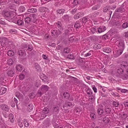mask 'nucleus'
I'll list each match as a JSON object with an SVG mask.
<instances>
[{
    "label": "nucleus",
    "instance_id": "64",
    "mask_svg": "<svg viewBox=\"0 0 128 128\" xmlns=\"http://www.w3.org/2000/svg\"><path fill=\"white\" fill-rule=\"evenodd\" d=\"M36 66H35L36 68L37 69L39 67V66L38 64H36Z\"/></svg>",
    "mask_w": 128,
    "mask_h": 128
},
{
    "label": "nucleus",
    "instance_id": "7",
    "mask_svg": "<svg viewBox=\"0 0 128 128\" xmlns=\"http://www.w3.org/2000/svg\"><path fill=\"white\" fill-rule=\"evenodd\" d=\"M1 108L3 110L7 112H8L9 110V107L6 104H2L0 105Z\"/></svg>",
    "mask_w": 128,
    "mask_h": 128
},
{
    "label": "nucleus",
    "instance_id": "39",
    "mask_svg": "<svg viewBox=\"0 0 128 128\" xmlns=\"http://www.w3.org/2000/svg\"><path fill=\"white\" fill-rule=\"evenodd\" d=\"M104 50L107 53L110 52L111 51V50L109 48H107L105 50L104 49Z\"/></svg>",
    "mask_w": 128,
    "mask_h": 128
},
{
    "label": "nucleus",
    "instance_id": "8",
    "mask_svg": "<svg viewBox=\"0 0 128 128\" xmlns=\"http://www.w3.org/2000/svg\"><path fill=\"white\" fill-rule=\"evenodd\" d=\"M41 79L44 82H48V79L45 75L44 74H41L40 76Z\"/></svg>",
    "mask_w": 128,
    "mask_h": 128
},
{
    "label": "nucleus",
    "instance_id": "11",
    "mask_svg": "<svg viewBox=\"0 0 128 128\" xmlns=\"http://www.w3.org/2000/svg\"><path fill=\"white\" fill-rule=\"evenodd\" d=\"M16 68L17 72H20L23 69V67L21 65L18 64L16 66Z\"/></svg>",
    "mask_w": 128,
    "mask_h": 128
},
{
    "label": "nucleus",
    "instance_id": "43",
    "mask_svg": "<svg viewBox=\"0 0 128 128\" xmlns=\"http://www.w3.org/2000/svg\"><path fill=\"white\" fill-rule=\"evenodd\" d=\"M19 10L20 12H23L24 10V8L23 6H21L19 8Z\"/></svg>",
    "mask_w": 128,
    "mask_h": 128
},
{
    "label": "nucleus",
    "instance_id": "32",
    "mask_svg": "<svg viewBox=\"0 0 128 128\" xmlns=\"http://www.w3.org/2000/svg\"><path fill=\"white\" fill-rule=\"evenodd\" d=\"M5 15L7 17H11L12 16V13L10 12H7L5 13Z\"/></svg>",
    "mask_w": 128,
    "mask_h": 128
},
{
    "label": "nucleus",
    "instance_id": "60",
    "mask_svg": "<svg viewBox=\"0 0 128 128\" xmlns=\"http://www.w3.org/2000/svg\"><path fill=\"white\" fill-rule=\"evenodd\" d=\"M92 88L94 92H95L96 93L97 92V89L95 87H94L93 88Z\"/></svg>",
    "mask_w": 128,
    "mask_h": 128
},
{
    "label": "nucleus",
    "instance_id": "56",
    "mask_svg": "<svg viewBox=\"0 0 128 128\" xmlns=\"http://www.w3.org/2000/svg\"><path fill=\"white\" fill-rule=\"evenodd\" d=\"M85 55V56L87 57L91 55V54L90 52H88V53L86 54Z\"/></svg>",
    "mask_w": 128,
    "mask_h": 128
},
{
    "label": "nucleus",
    "instance_id": "10",
    "mask_svg": "<svg viewBox=\"0 0 128 128\" xmlns=\"http://www.w3.org/2000/svg\"><path fill=\"white\" fill-rule=\"evenodd\" d=\"M48 88V87L47 86L45 85H43L41 87V89L42 91L45 92L47 91Z\"/></svg>",
    "mask_w": 128,
    "mask_h": 128
},
{
    "label": "nucleus",
    "instance_id": "16",
    "mask_svg": "<svg viewBox=\"0 0 128 128\" xmlns=\"http://www.w3.org/2000/svg\"><path fill=\"white\" fill-rule=\"evenodd\" d=\"M110 121V119L108 117H106L104 118L103 120V121L106 124L108 123Z\"/></svg>",
    "mask_w": 128,
    "mask_h": 128
},
{
    "label": "nucleus",
    "instance_id": "55",
    "mask_svg": "<svg viewBox=\"0 0 128 128\" xmlns=\"http://www.w3.org/2000/svg\"><path fill=\"white\" fill-rule=\"evenodd\" d=\"M127 91L125 89H122L121 90V91L122 92L125 93Z\"/></svg>",
    "mask_w": 128,
    "mask_h": 128
},
{
    "label": "nucleus",
    "instance_id": "26",
    "mask_svg": "<svg viewBox=\"0 0 128 128\" xmlns=\"http://www.w3.org/2000/svg\"><path fill=\"white\" fill-rule=\"evenodd\" d=\"M105 111L108 114L110 112L111 109L109 107H106L105 108Z\"/></svg>",
    "mask_w": 128,
    "mask_h": 128
},
{
    "label": "nucleus",
    "instance_id": "6",
    "mask_svg": "<svg viewBox=\"0 0 128 128\" xmlns=\"http://www.w3.org/2000/svg\"><path fill=\"white\" fill-rule=\"evenodd\" d=\"M97 29L98 32L100 33L106 30V28L105 26H102L99 28H97Z\"/></svg>",
    "mask_w": 128,
    "mask_h": 128
},
{
    "label": "nucleus",
    "instance_id": "19",
    "mask_svg": "<svg viewBox=\"0 0 128 128\" xmlns=\"http://www.w3.org/2000/svg\"><path fill=\"white\" fill-rule=\"evenodd\" d=\"M64 11V9H61L57 10L56 12L57 14H63Z\"/></svg>",
    "mask_w": 128,
    "mask_h": 128
},
{
    "label": "nucleus",
    "instance_id": "41",
    "mask_svg": "<svg viewBox=\"0 0 128 128\" xmlns=\"http://www.w3.org/2000/svg\"><path fill=\"white\" fill-rule=\"evenodd\" d=\"M64 52L65 53H68L70 52V49L67 48H66L64 49Z\"/></svg>",
    "mask_w": 128,
    "mask_h": 128
},
{
    "label": "nucleus",
    "instance_id": "18",
    "mask_svg": "<svg viewBox=\"0 0 128 128\" xmlns=\"http://www.w3.org/2000/svg\"><path fill=\"white\" fill-rule=\"evenodd\" d=\"M14 115L12 114H10L9 115V118L11 122H14Z\"/></svg>",
    "mask_w": 128,
    "mask_h": 128
},
{
    "label": "nucleus",
    "instance_id": "54",
    "mask_svg": "<svg viewBox=\"0 0 128 128\" xmlns=\"http://www.w3.org/2000/svg\"><path fill=\"white\" fill-rule=\"evenodd\" d=\"M42 57L44 59L47 60L48 59V57L44 55H42Z\"/></svg>",
    "mask_w": 128,
    "mask_h": 128
},
{
    "label": "nucleus",
    "instance_id": "48",
    "mask_svg": "<svg viewBox=\"0 0 128 128\" xmlns=\"http://www.w3.org/2000/svg\"><path fill=\"white\" fill-rule=\"evenodd\" d=\"M124 104L125 107H128V102L126 101L124 103Z\"/></svg>",
    "mask_w": 128,
    "mask_h": 128
},
{
    "label": "nucleus",
    "instance_id": "5",
    "mask_svg": "<svg viewBox=\"0 0 128 128\" xmlns=\"http://www.w3.org/2000/svg\"><path fill=\"white\" fill-rule=\"evenodd\" d=\"M58 31L57 30H54L52 31L51 33L52 34V35H58L60 33V32L62 30V28L58 24Z\"/></svg>",
    "mask_w": 128,
    "mask_h": 128
},
{
    "label": "nucleus",
    "instance_id": "63",
    "mask_svg": "<svg viewBox=\"0 0 128 128\" xmlns=\"http://www.w3.org/2000/svg\"><path fill=\"white\" fill-rule=\"evenodd\" d=\"M112 94L114 95L115 96H118V95H116V94H115L113 92H112Z\"/></svg>",
    "mask_w": 128,
    "mask_h": 128
},
{
    "label": "nucleus",
    "instance_id": "49",
    "mask_svg": "<svg viewBox=\"0 0 128 128\" xmlns=\"http://www.w3.org/2000/svg\"><path fill=\"white\" fill-rule=\"evenodd\" d=\"M58 110V106H56L54 108V111L55 112H57Z\"/></svg>",
    "mask_w": 128,
    "mask_h": 128
},
{
    "label": "nucleus",
    "instance_id": "37",
    "mask_svg": "<svg viewBox=\"0 0 128 128\" xmlns=\"http://www.w3.org/2000/svg\"><path fill=\"white\" fill-rule=\"evenodd\" d=\"M90 116L92 119H94L96 118V115L93 113H91L90 114Z\"/></svg>",
    "mask_w": 128,
    "mask_h": 128
},
{
    "label": "nucleus",
    "instance_id": "29",
    "mask_svg": "<svg viewBox=\"0 0 128 128\" xmlns=\"http://www.w3.org/2000/svg\"><path fill=\"white\" fill-rule=\"evenodd\" d=\"M67 58L68 59H70V60H74V57L73 55L72 54H69L67 57Z\"/></svg>",
    "mask_w": 128,
    "mask_h": 128
},
{
    "label": "nucleus",
    "instance_id": "20",
    "mask_svg": "<svg viewBox=\"0 0 128 128\" xmlns=\"http://www.w3.org/2000/svg\"><path fill=\"white\" fill-rule=\"evenodd\" d=\"M103 113V110L101 109H99L98 110V114L100 115V116H102V114Z\"/></svg>",
    "mask_w": 128,
    "mask_h": 128
},
{
    "label": "nucleus",
    "instance_id": "40",
    "mask_svg": "<svg viewBox=\"0 0 128 128\" xmlns=\"http://www.w3.org/2000/svg\"><path fill=\"white\" fill-rule=\"evenodd\" d=\"M77 9L76 8H75L72 9L71 11V13L72 14H74L76 12Z\"/></svg>",
    "mask_w": 128,
    "mask_h": 128
},
{
    "label": "nucleus",
    "instance_id": "50",
    "mask_svg": "<svg viewBox=\"0 0 128 128\" xmlns=\"http://www.w3.org/2000/svg\"><path fill=\"white\" fill-rule=\"evenodd\" d=\"M40 85L39 81H38L36 82V83L35 84V86L37 87H38Z\"/></svg>",
    "mask_w": 128,
    "mask_h": 128
},
{
    "label": "nucleus",
    "instance_id": "59",
    "mask_svg": "<svg viewBox=\"0 0 128 128\" xmlns=\"http://www.w3.org/2000/svg\"><path fill=\"white\" fill-rule=\"evenodd\" d=\"M125 36L126 37H128V31L127 32H125Z\"/></svg>",
    "mask_w": 128,
    "mask_h": 128
},
{
    "label": "nucleus",
    "instance_id": "33",
    "mask_svg": "<svg viewBox=\"0 0 128 128\" xmlns=\"http://www.w3.org/2000/svg\"><path fill=\"white\" fill-rule=\"evenodd\" d=\"M8 54L9 56H11L14 54V52L11 50H9L8 52Z\"/></svg>",
    "mask_w": 128,
    "mask_h": 128
},
{
    "label": "nucleus",
    "instance_id": "47",
    "mask_svg": "<svg viewBox=\"0 0 128 128\" xmlns=\"http://www.w3.org/2000/svg\"><path fill=\"white\" fill-rule=\"evenodd\" d=\"M16 32V30L13 29H12L10 31V32L12 34H15Z\"/></svg>",
    "mask_w": 128,
    "mask_h": 128
},
{
    "label": "nucleus",
    "instance_id": "2",
    "mask_svg": "<svg viewBox=\"0 0 128 128\" xmlns=\"http://www.w3.org/2000/svg\"><path fill=\"white\" fill-rule=\"evenodd\" d=\"M117 72H116L114 70L111 72L112 74H116L117 76L122 78L123 80H126L128 79V76L124 74L123 69L122 68H118L117 70Z\"/></svg>",
    "mask_w": 128,
    "mask_h": 128
},
{
    "label": "nucleus",
    "instance_id": "57",
    "mask_svg": "<svg viewBox=\"0 0 128 128\" xmlns=\"http://www.w3.org/2000/svg\"><path fill=\"white\" fill-rule=\"evenodd\" d=\"M108 10V8L107 7H104V10H103V11L104 12H106Z\"/></svg>",
    "mask_w": 128,
    "mask_h": 128
},
{
    "label": "nucleus",
    "instance_id": "44",
    "mask_svg": "<svg viewBox=\"0 0 128 128\" xmlns=\"http://www.w3.org/2000/svg\"><path fill=\"white\" fill-rule=\"evenodd\" d=\"M24 76L23 74H20L19 75V78L20 80H22L24 78Z\"/></svg>",
    "mask_w": 128,
    "mask_h": 128
},
{
    "label": "nucleus",
    "instance_id": "53",
    "mask_svg": "<svg viewBox=\"0 0 128 128\" xmlns=\"http://www.w3.org/2000/svg\"><path fill=\"white\" fill-rule=\"evenodd\" d=\"M63 18L65 20L68 19V16L67 15H66L64 16Z\"/></svg>",
    "mask_w": 128,
    "mask_h": 128
},
{
    "label": "nucleus",
    "instance_id": "31",
    "mask_svg": "<svg viewBox=\"0 0 128 128\" xmlns=\"http://www.w3.org/2000/svg\"><path fill=\"white\" fill-rule=\"evenodd\" d=\"M23 121L25 126L28 127L29 126V124L26 120H24Z\"/></svg>",
    "mask_w": 128,
    "mask_h": 128
},
{
    "label": "nucleus",
    "instance_id": "58",
    "mask_svg": "<svg viewBox=\"0 0 128 128\" xmlns=\"http://www.w3.org/2000/svg\"><path fill=\"white\" fill-rule=\"evenodd\" d=\"M18 124L20 127H22L23 126V124L21 122H19Z\"/></svg>",
    "mask_w": 128,
    "mask_h": 128
},
{
    "label": "nucleus",
    "instance_id": "21",
    "mask_svg": "<svg viewBox=\"0 0 128 128\" xmlns=\"http://www.w3.org/2000/svg\"><path fill=\"white\" fill-rule=\"evenodd\" d=\"M64 97L66 98H68L70 96L69 93L68 92H65L63 94Z\"/></svg>",
    "mask_w": 128,
    "mask_h": 128
},
{
    "label": "nucleus",
    "instance_id": "35",
    "mask_svg": "<svg viewBox=\"0 0 128 128\" xmlns=\"http://www.w3.org/2000/svg\"><path fill=\"white\" fill-rule=\"evenodd\" d=\"M80 14L79 13L76 14L74 16V19H78L79 17Z\"/></svg>",
    "mask_w": 128,
    "mask_h": 128
},
{
    "label": "nucleus",
    "instance_id": "12",
    "mask_svg": "<svg viewBox=\"0 0 128 128\" xmlns=\"http://www.w3.org/2000/svg\"><path fill=\"white\" fill-rule=\"evenodd\" d=\"M6 91V89L4 87H2L0 89V95H1L5 93Z\"/></svg>",
    "mask_w": 128,
    "mask_h": 128
},
{
    "label": "nucleus",
    "instance_id": "42",
    "mask_svg": "<svg viewBox=\"0 0 128 128\" xmlns=\"http://www.w3.org/2000/svg\"><path fill=\"white\" fill-rule=\"evenodd\" d=\"M82 21L83 23H84L87 21V19L86 18H84L82 19Z\"/></svg>",
    "mask_w": 128,
    "mask_h": 128
},
{
    "label": "nucleus",
    "instance_id": "24",
    "mask_svg": "<svg viewBox=\"0 0 128 128\" xmlns=\"http://www.w3.org/2000/svg\"><path fill=\"white\" fill-rule=\"evenodd\" d=\"M13 62V61L11 59H9L8 60L7 64L9 65H12Z\"/></svg>",
    "mask_w": 128,
    "mask_h": 128
},
{
    "label": "nucleus",
    "instance_id": "61",
    "mask_svg": "<svg viewBox=\"0 0 128 128\" xmlns=\"http://www.w3.org/2000/svg\"><path fill=\"white\" fill-rule=\"evenodd\" d=\"M99 6H96L94 8V10H97V9L98 8H99Z\"/></svg>",
    "mask_w": 128,
    "mask_h": 128
},
{
    "label": "nucleus",
    "instance_id": "38",
    "mask_svg": "<svg viewBox=\"0 0 128 128\" xmlns=\"http://www.w3.org/2000/svg\"><path fill=\"white\" fill-rule=\"evenodd\" d=\"M31 19L29 17H27L25 19V22L27 23L29 22L30 21Z\"/></svg>",
    "mask_w": 128,
    "mask_h": 128
},
{
    "label": "nucleus",
    "instance_id": "27",
    "mask_svg": "<svg viewBox=\"0 0 128 128\" xmlns=\"http://www.w3.org/2000/svg\"><path fill=\"white\" fill-rule=\"evenodd\" d=\"M122 28H125L128 27V24L126 22L124 23L122 25Z\"/></svg>",
    "mask_w": 128,
    "mask_h": 128
},
{
    "label": "nucleus",
    "instance_id": "3",
    "mask_svg": "<svg viewBox=\"0 0 128 128\" xmlns=\"http://www.w3.org/2000/svg\"><path fill=\"white\" fill-rule=\"evenodd\" d=\"M49 112V109L46 108H44L43 109L42 112L36 113V115L40 117V119H43L46 116V114H48Z\"/></svg>",
    "mask_w": 128,
    "mask_h": 128
},
{
    "label": "nucleus",
    "instance_id": "22",
    "mask_svg": "<svg viewBox=\"0 0 128 128\" xmlns=\"http://www.w3.org/2000/svg\"><path fill=\"white\" fill-rule=\"evenodd\" d=\"M97 32V28H91V32L92 34H94L96 32Z\"/></svg>",
    "mask_w": 128,
    "mask_h": 128
},
{
    "label": "nucleus",
    "instance_id": "30",
    "mask_svg": "<svg viewBox=\"0 0 128 128\" xmlns=\"http://www.w3.org/2000/svg\"><path fill=\"white\" fill-rule=\"evenodd\" d=\"M80 1V0H74L72 4L76 6L78 4Z\"/></svg>",
    "mask_w": 128,
    "mask_h": 128
},
{
    "label": "nucleus",
    "instance_id": "23",
    "mask_svg": "<svg viewBox=\"0 0 128 128\" xmlns=\"http://www.w3.org/2000/svg\"><path fill=\"white\" fill-rule=\"evenodd\" d=\"M101 45L98 44H96L94 45V48L95 49H98L101 48Z\"/></svg>",
    "mask_w": 128,
    "mask_h": 128
},
{
    "label": "nucleus",
    "instance_id": "45",
    "mask_svg": "<svg viewBox=\"0 0 128 128\" xmlns=\"http://www.w3.org/2000/svg\"><path fill=\"white\" fill-rule=\"evenodd\" d=\"M127 116H128L126 114H124L122 116V118L124 120L126 118Z\"/></svg>",
    "mask_w": 128,
    "mask_h": 128
},
{
    "label": "nucleus",
    "instance_id": "51",
    "mask_svg": "<svg viewBox=\"0 0 128 128\" xmlns=\"http://www.w3.org/2000/svg\"><path fill=\"white\" fill-rule=\"evenodd\" d=\"M117 11L119 12H122L123 11V9L122 8H120L118 9Z\"/></svg>",
    "mask_w": 128,
    "mask_h": 128
},
{
    "label": "nucleus",
    "instance_id": "14",
    "mask_svg": "<svg viewBox=\"0 0 128 128\" xmlns=\"http://www.w3.org/2000/svg\"><path fill=\"white\" fill-rule=\"evenodd\" d=\"M37 11L36 9L34 8H30L28 10V12H36Z\"/></svg>",
    "mask_w": 128,
    "mask_h": 128
},
{
    "label": "nucleus",
    "instance_id": "17",
    "mask_svg": "<svg viewBox=\"0 0 128 128\" xmlns=\"http://www.w3.org/2000/svg\"><path fill=\"white\" fill-rule=\"evenodd\" d=\"M121 66L122 67H125L128 66V64L126 61H124L121 62Z\"/></svg>",
    "mask_w": 128,
    "mask_h": 128
},
{
    "label": "nucleus",
    "instance_id": "52",
    "mask_svg": "<svg viewBox=\"0 0 128 128\" xmlns=\"http://www.w3.org/2000/svg\"><path fill=\"white\" fill-rule=\"evenodd\" d=\"M94 99V96L91 95L90 96L89 99L91 100H93Z\"/></svg>",
    "mask_w": 128,
    "mask_h": 128
},
{
    "label": "nucleus",
    "instance_id": "25",
    "mask_svg": "<svg viewBox=\"0 0 128 128\" xmlns=\"http://www.w3.org/2000/svg\"><path fill=\"white\" fill-rule=\"evenodd\" d=\"M39 10L40 12H45L47 9L46 7H40L39 8Z\"/></svg>",
    "mask_w": 128,
    "mask_h": 128
},
{
    "label": "nucleus",
    "instance_id": "28",
    "mask_svg": "<svg viewBox=\"0 0 128 128\" xmlns=\"http://www.w3.org/2000/svg\"><path fill=\"white\" fill-rule=\"evenodd\" d=\"M17 52L18 54L21 56L23 55L24 54V52L21 50H18Z\"/></svg>",
    "mask_w": 128,
    "mask_h": 128
},
{
    "label": "nucleus",
    "instance_id": "9",
    "mask_svg": "<svg viewBox=\"0 0 128 128\" xmlns=\"http://www.w3.org/2000/svg\"><path fill=\"white\" fill-rule=\"evenodd\" d=\"M14 68L11 70H10L7 72L8 75L12 77L14 76Z\"/></svg>",
    "mask_w": 128,
    "mask_h": 128
},
{
    "label": "nucleus",
    "instance_id": "15",
    "mask_svg": "<svg viewBox=\"0 0 128 128\" xmlns=\"http://www.w3.org/2000/svg\"><path fill=\"white\" fill-rule=\"evenodd\" d=\"M34 107L33 105L32 104L29 105L28 107V110L29 112H30L33 109Z\"/></svg>",
    "mask_w": 128,
    "mask_h": 128
},
{
    "label": "nucleus",
    "instance_id": "36",
    "mask_svg": "<svg viewBox=\"0 0 128 128\" xmlns=\"http://www.w3.org/2000/svg\"><path fill=\"white\" fill-rule=\"evenodd\" d=\"M113 105L114 106L117 107L119 105V103L118 102L114 101L113 102Z\"/></svg>",
    "mask_w": 128,
    "mask_h": 128
},
{
    "label": "nucleus",
    "instance_id": "62",
    "mask_svg": "<svg viewBox=\"0 0 128 128\" xmlns=\"http://www.w3.org/2000/svg\"><path fill=\"white\" fill-rule=\"evenodd\" d=\"M14 101L16 103H17V102H18V100H17V99H16V98H14Z\"/></svg>",
    "mask_w": 128,
    "mask_h": 128
},
{
    "label": "nucleus",
    "instance_id": "34",
    "mask_svg": "<svg viewBox=\"0 0 128 128\" xmlns=\"http://www.w3.org/2000/svg\"><path fill=\"white\" fill-rule=\"evenodd\" d=\"M16 22L18 25H21L22 24L23 22V21L22 20H17V21Z\"/></svg>",
    "mask_w": 128,
    "mask_h": 128
},
{
    "label": "nucleus",
    "instance_id": "4",
    "mask_svg": "<svg viewBox=\"0 0 128 128\" xmlns=\"http://www.w3.org/2000/svg\"><path fill=\"white\" fill-rule=\"evenodd\" d=\"M80 86H81V88L82 90V91H84V90L88 94L90 95L92 94V90L88 86L83 84H81Z\"/></svg>",
    "mask_w": 128,
    "mask_h": 128
},
{
    "label": "nucleus",
    "instance_id": "13",
    "mask_svg": "<svg viewBox=\"0 0 128 128\" xmlns=\"http://www.w3.org/2000/svg\"><path fill=\"white\" fill-rule=\"evenodd\" d=\"M74 26L76 28L77 30L78 29H79V28L80 27V22L79 21H77L75 24Z\"/></svg>",
    "mask_w": 128,
    "mask_h": 128
},
{
    "label": "nucleus",
    "instance_id": "1",
    "mask_svg": "<svg viewBox=\"0 0 128 128\" xmlns=\"http://www.w3.org/2000/svg\"><path fill=\"white\" fill-rule=\"evenodd\" d=\"M117 44L118 48L115 47L113 50V56L114 57H118L122 53L124 48V43L121 41L118 42Z\"/></svg>",
    "mask_w": 128,
    "mask_h": 128
},
{
    "label": "nucleus",
    "instance_id": "46",
    "mask_svg": "<svg viewBox=\"0 0 128 128\" xmlns=\"http://www.w3.org/2000/svg\"><path fill=\"white\" fill-rule=\"evenodd\" d=\"M68 105L72 107L74 106L73 103H72L70 102H68Z\"/></svg>",
    "mask_w": 128,
    "mask_h": 128
}]
</instances>
